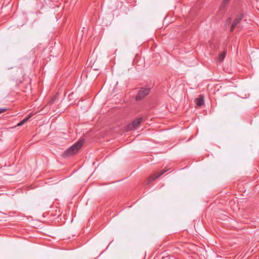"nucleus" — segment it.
<instances>
[{"label": "nucleus", "mask_w": 259, "mask_h": 259, "mask_svg": "<svg viewBox=\"0 0 259 259\" xmlns=\"http://www.w3.org/2000/svg\"><path fill=\"white\" fill-rule=\"evenodd\" d=\"M84 140L81 139L73 145L68 148L64 153V157H68L75 154L82 146Z\"/></svg>", "instance_id": "1"}, {"label": "nucleus", "mask_w": 259, "mask_h": 259, "mask_svg": "<svg viewBox=\"0 0 259 259\" xmlns=\"http://www.w3.org/2000/svg\"><path fill=\"white\" fill-rule=\"evenodd\" d=\"M150 88H141L138 91L136 97L137 101H140L143 99L145 97L148 95L150 92Z\"/></svg>", "instance_id": "2"}, {"label": "nucleus", "mask_w": 259, "mask_h": 259, "mask_svg": "<svg viewBox=\"0 0 259 259\" xmlns=\"http://www.w3.org/2000/svg\"><path fill=\"white\" fill-rule=\"evenodd\" d=\"M143 120L142 117H140L134 120L131 124L128 125V128L129 130H131L133 128L136 129L137 128L139 125L141 123Z\"/></svg>", "instance_id": "3"}, {"label": "nucleus", "mask_w": 259, "mask_h": 259, "mask_svg": "<svg viewBox=\"0 0 259 259\" xmlns=\"http://www.w3.org/2000/svg\"><path fill=\"white\" fill-rule=\"evenodd\" d=\"M230 1V0H223L220 9V13L224 14L226 12L228 4Z\"/></svg>", "instance_id": "4"}, {"label": "nucleus", "mask_w": 259, "mask_h": 259, "mask_svg": "<svg viewBox=\"0 0 259 259\" xmlns=\"http://www.w3.org/2000/svg\"><path fill=\"white\" fill-rule=\"evenodd\" d=\"M168 170V169H164L163 170H162L160 172H159V173H158L156 175H153V176H151L149 179V182H148V183H150L151 182L154 181V180H155L156 179L159 178L160 176H161V175H162L163 174H164L165 172H166Z\"/></svg>", "instance_id": "5"}, {"label": "nucleus", "mask_w": 259, "mask_h": 259, "mask_svg": "<svg viewBox=\"0 0 259 259\" xmlns=\"http://www.w3.org/2000/svg\"><path fill=\"white\" fill-rule=\"evenodd\" d=\"M242 18H243V15L240 14L237 18H235V19L234 20V21L230 28L231 32H232L234 30L235 27L239 23V22L242 19Z\"/></svg>", "instance_id": "6"}, {"label": "nucleus", "mask_w": 259, "mask_h": 259, "mask_svg": "<svg viewBox=\"0 0 259 259\" xmlns=\"http://www.w3.org/2000/svg\"><path fill=\"white\" fill-rule=\"evenodd\" d=\"M196 103L198 106L201 107L204 104V98L203 96H200L196 99Z\"/></svg>", "instance_id": "7"}, {"label": "nucleus", "mask_w": 259, "mask_h": 259, "mask_svg": "<svg viewBox=\"0 0 259 259\" xmlns=\"http://www.w3.org/2000/svg\"><path fill=\"white\" fill-rule=\"evenodd\" d=\"M31 117V115H28V116H27L26 117H25L23 120H22V121H21L20 122H19L17 126H20L21 125H22L23 124H24L27 121H28L29 120V119Z\"/></svg>", "instance_id": "8"}, {"label": "nucleus", "mask_w": 259, "mask_h": 259, "mask_svg": "<svg viewBox=\"0 0 259 259\" xmlns=\"http://www.w3.org/2000/svg\"><path fill=\"white\" fill-rule=\"evenodd\" d=\"M226 55V51H224L222 54L220 55V56L218 57V61L219 62H222L224 59L225 56Z\"/></svg>", "instance_id": "9"}, {"label": "nucleus", "mask_w": 259, "mask_h": 259, "mask_svg": "<svg viewBox=\"0 0 259 259\" xmlns=\"http://www.w3.org/2000/svg\"><path fill=\"white\" fill-rule=\"evenodd\" d=\"M6 110V108H0V114L5 112Z\"/></svg>", "instance_id": "10"}, {"label": "nucleus", "mask_w": 259, "mask_h": 259, "mask_svg": "<svg viewBox=\"0 0 259 259\" xmlns=\"http://www.w3.org/2000/svg\"><path fill=\"white\" fill-rule=\"evenodd\" d=\"M231 21V18H229L226 21L227 24H229Z\"/></svg>", "instance_id": "11"}, {"label": "nucleus", "mask_w": 259, "mask_h": 259, "mask_svg": "<svg viewBox=\"0 0 259 259\" xmlns=\"http://www.w3.org/2000/svg\"><path fill=\"white\" fill-rule=\"evenodd\" d=\"M55 99V98L54 97V98L53 99H52V100L51 101L50 103H51V104H53V103H54V102Z\"/></svg>", "instance_id": "12"}]
</instances>
